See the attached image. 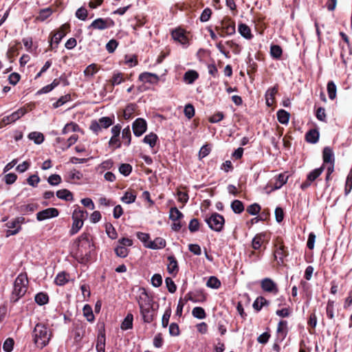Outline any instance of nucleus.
Here are the masks:
<instances>
[{
	"mask_svg": "<svg viewBox=\"0 0 352 352\" xmlns=\"http://www.w3.org/2000/svg\"><path fill=\"white\" fill-rule=\"evenodd\" d=\"M32 336L37 347L42 349L49 343L51 333L44 324L38 323L33 330Z\"/></svg>",
	"mask_w": 352,
	"mask_h": 352,
	"instance_id": "obj_1",
	"label": "nucleus"
},
{
	"mask_svg": "<svg viewBox=\"0 0 352 352\" xmlns=\"http://www.w3.org/2000/svg\"><path fill=\"white\" fill-rule=\"evenodd\" d=\"M28 279L27 274H20L15 279L14 289L10 300L13 302H17L25 295L28 289Z\"/></svg>",
	"mask_w": 352,
	"mask_h": 352,
	"instance_id": "obj_2",
	"label": "nucleus"
},
{
	"mask_svg": "<svg viewBox=\"0 0 352 352\" xmlns=\"http://www.w3.org/2000/svg\"><path fill=\"white\" fill-rule=\"evenodd\" d=\"M94 250L93 243L89 239V234L83 233L78 238L77 254L82 260L87 261Z\"/></svg>",
	"mask_w": 352,
	"mask_h": 352,
	"instance_id": "obj_3",
	"label": "nucleus"
},
{
	"mask_svg": "<svg viewBox=\"0 0 352 352\" xmlns=\"http://www.w3.org/2000/svg\"><path fill=\"white\" fill-rule=\"evenodd\" d=\"M206 222L211 230L220 232L223 228L225 219L222 215L214 212L209 218L206 219Z\"/></svg>",
	"mask_w": 352,
	"mask_h": 352,
	"instance_id": "obj_4",
	"label": "nucleus"
},
{
	"mask_svg": "<svg viewBox=\"0 0 352 352\" xmlns=\"http://www.w3.org/2000/svg\"><path fill=\"white\" fill-rule=\"evenodd\" d=\"M25 219L23 217H18L10 221L6 226L10 228L6 231V237L18 234L21 230V225L25 223Z\"/></svg>",
	"mask_w": 352,
	"mask_h": 352,
	"instance_id": "obj_5",
	"label": "nucleus"
},
{
	"mask_svg": "<svg viewBox=\"0 0 352 352\" xmlns=\"http://www.w3.org/2000/svg\"><path fill=\"white\" fill-rule=\"evenodd\" d=\"M26 113L27 110L25 109L20 108L17 111L11 113L10 115L3 117L0 122V127L14 122L21 117L23 116Z\"/></svg>",
	"mask_w": 352,
	"mask_h": 352,
	"instance_id": "obj_6",
	"label": "nucleus"
},
{
	"mask_svg": "<svg viewBox=\"0 0 352 352\" xmlns=\"http://www.w3.org/2000/svg\"><path fill=\"white\" fill-rule=\"evenodd\" d=\"M324 165H322L321 167L318 168H316L311 171L307 177L306 181L302 183L300 188L302 190L306 189L309 186H311V184L314 182L323 172L324 170Z\"/></svg>",
	"mask_w": 352,
	"mask_h": 352,
	"instance_id": "obj_7",
	"label": "nucleus"
},
{
	"mask_svg": "<svg viewBox=\"0 0 352 352\" xmlns=\"http://www.w3.org/2000/svg\"><path fill=\"white\" fill-rule=\"evenodd\" d=\"M113 21L110 19L98 18L94 20L88 28L103 30L113 25Z\"/></svg>",
	"mask_w": 352,
	"mask_h": 352,
	"instance_id": "obj_8",
	"label": "nucleus"
},
{
	"mask_svg": "<svg viewBox=\"0 0 352 352\" xmlns=\"http://www.w3.org/2000/svg\"><path fill=\"white\" fill-rule=\"evenodd\" d=\"M261 287L265 292L273 294L278 292L277 284L270 278H265L261 280Z\"/></svg>",
	"mask_w": 352,
	"mask_h": 352,
	"instance_id": "obj_9",
	"label": "nucleus"
},
{
	"mask_svg": "<svg viewBox=\"0 0 352 352\" xmlns=\"http://www.w3.org/2000/svg\"><path fill=\"white\" fill-rule=\"evenodd\" d=\"M58 214L59 212L58 209L55 208H48L47 209L38 212L36 214V219L38 221H42L51 218L56 217L58 216Z\"/></svg>",
	"mask_w": 352,
	"mask_h": 352,
	"instance_id": "obj_10",
	"label": "nucleus"
},
{
	"mask_svg": "<svg viewBox=\"0 0 352 352\" xmlns=\"http://www.w3.org/2000/svg\"><path fill=\"white\" fill-rule=\"evenodd\" d=\"M69 29V25L65 23L62 25L58 30L55 32L50 40V45H52V43H55L56 46L60 42L62 38L67 34Z\"/></svg>",
	"mask_w": 352,
	"mask_h": 352,
	"instance_id": "obj_11",
	"label": "nucleus"
},
{
	"mask_svg": "<svg viewBox=\"0 0 352 352\" xmlns=\"http://www.w3.org/2000/svg\"><path fill=\"white\" fill-rule=\"evenodd\" d=\"M132 129L134 135L140 137L146 131V122L143 118H138L133 122Z\"/></svg>",
	"mask_w": 352,
	"mask_h": 352,
	"instance_id": "obj_12",
	"label": "nucleus"
},
{
	"mask_svg": "<svg viewBox=\"0 0 352 352\" xmlns=\"http://www.w3.org/2000/svg\"><path fill=\"white\" fill-rule=\"evenodd\" d=\"M138 305L140 307L153 306V299L150 297L144 289H142L138 297Z\"/></svg>",
	"mask_w": 352,
	"mask_h": 352,
	"instance_id": "obj_13",
	"label": "nucleus"
},
{
	"mask_svg": "<svg viewBox=\"0 0 352 352\" xmlns=\"http://www.w3.org/2000/svg\"><path fill=\"white\" fill-rule=\"evenodd\" d=\"M235 33V25L234 22L231 21H226L222 22L221 27V36H224L226 35H232Z\"/></svg>",
	"mask_w": 352,
	"mask_h": 352,
	"instance_id": "obj_14",
	"label": "nucleus"
},
{
	"mask_svg": "<svg viewBox=\"0 0 352 352\" xmlns=\"http://www.w3.org/2000/svg\"><path fill=\"white\" fill-rule=\"evenodd\" d=\"M140 309L144 322L150 323L153 320V306L140 307Z\"/></svg>",
	"mask_w": 352,
	"mask_h": 352,
	"instance_id": "obj_15",
	"label": "nucleus"
},
{
	"mask_svg": "<svg viewBox=\"0 0 352 352\" xmlns=\"http://www.w3.org/2000/svg\"><path fill=\"white\" fill-rule=\"evenodd\" d=\"M166 242L165 239L162 237H156L153 241H151L146 245V248L152 250L163 249L166 247Z\"/></svg>",
	"mask_w": 352,
	"mask_h": 352,
	"instance_id": "obj_16",
	"label": "nucleus"
},
{
	"mask_svg": "<svg viewBox=\"0 0 352 352\" xmlns=\"http://www.w3.org/2000/svg\"><path fill=\"white\" fill-rule=\"evenodd\" d=\"M159 76L153 73L144 72L140 74L139 80L144 82L157 83L159 81Z\"/></svg>",
	"mask_w": 352,
	"mask_h": 352,
	"instance_id": "obj_17",
	"label": "nucleus"
},
{
	"mask_svg": "<svg viewBox=\"0 0 352 352\" xmlns=\"http://www.w3.org/2000/svg\"><path fill=\"white\" fill-rule=\"evenodd\" d=\"M275 247L276 250L274 251V257L276 260L279 259L281 262H283L284 257L287 255L285 246L283 245L282 242L277 241Z\"/></svg>",
	"mask_w": 352,
	"mask_h": 352,
	"instance_id": "obj_18",
	"label": "nucleus"
},
{
	"mask_svg": "<svg viewBox=\"0 0 352 352\" xmlns=\"http://www.w3.org/2000/svg\"><path fill=\"white\" fill-rule=\"evenodd\" d=\"M322 159L324 164H334V154L331 148L329 146L324 148L322 151Z\"/></svg>",
	"mask_w": 352,
	"mask_h": 352,
	"instance_id": "obj_19",
	"label": "nucleus"
},
{
	"mask_svg": "<svg viewBox=\"0 0 352 352\" xmlns=\"http://www.w3.org/2000/svg\"><path fill=\"white\" fill-rule=\"evenodd\" d=\"M167 264V270L168 273L172 274H176L179 271V267L177 261L174 256H168Z\"/></svg>",
	"mask_w": 352,
	"mask_h": 352,
	"instance_id": "obj_20",
	"label": "nucleus"
},
{
	"mask_svg": "<svg viewBox=\"0 0 352 352\" xmlns=\"http://www.w3.org/2000/svg\"><path fill=\"white\" fill-rule=\"evenodd\" d=\"M172 36L174 40L178 41L182 45H186L188 43V38L182 29H176L173 30L172 32Z\"/></svg>",
	"mask_w": 352,
	"mask_h": 352,
	"instance_id": "obj_21",
	"label": "nucleus"
},
{
	"mask_svg": "<svg viewBox=\"0 0 352 352\" xmlns=\"http://www.w3.org/2000/svg\"><path fill=\"white\" fill-rule=\"evenodd\" d=\"M125 78L124 74L120 72H114L113 73L112 77L109 79V82L111 84V87L118 85L122 82H124Z\"/></svg>",
	"mask_w": 352,
	"mask_h": 352,
	"instance_id": "obj_22",
	"label": "nucleus"
},
{
	"mask_svg": "<svg viewBox=\"0 0 352 352\" xmlns=\"http://www.w3.org/2000/svg\"><path fill=\"white\" fill-rule=\"evenodd\" d=\"M199 78V74L195 70H188L184 75V80L187 84H192Z\"/></svg>",
	"mask_w": 352,
	"mask_h": 352,
	"instance_id": "obj_23",
	"label": "nucleus"
},
{
	"mask_svg": "<svg viewBox=\"0 0 352 352\" xmlns=\"http://www.w3.org/2000/svg\"><path fill=\"white\" fill-rule=\"evenodd\" d=\"M53 13V10L51 8L48 7L42 9L39 11L38 14L36 16L35 20L37 21H44L49 18Z\"/></svg>",
	"mask_w": 352,
	"mask_h": 352,
	"instance_id": "obj_24",
	"label": "nucleus"
},
{
	"mask_svg": "<svg viewBox=\"0 0 352 352\" xmlns=\"http://www.w3.org/2000/svg\"><path fill=\"white\" fill-rule=\"evenodd\" d=\"M137 194L134 190H129L125 192L121 200L125 204H130L135 202Z\"/></svg>",
	"mask_w": 352,
	"mask_h": 352,
	"instance_id": "obj_25",
	"label": "nucleus"
},
{
	"mask_svg": "<svg viewBox=\"0 0 352 352\" xmlns=\"http://www.w3.org/2000/svg\"><path fill=\"white\" fill-rule=\"evenodd\" d=\"M105 334L104 333H100L98 335L96 350L98 352H105Z\"/></svg>",
	"mask_w": 352,
	"mask_h": 352,
	"instance_id": "obj_26",
	"label": "nucleus"
},
{
	"mask_svg": "<svg viewBox=\"0 0 352 352\" xmlns=\"http://www.w3.org/2000/svg\"><path fill=\"white\" fill-rule=\"evenodd\" d=\"M270 302L263 296H258L253 302V307L257 311H260L263 306L269 305Z\"/></svg>",
	"mask_w": 352,
	"mask_h": 352,
	"instance_id": "obj_27",
	"label": "nucleus"
},
{
	"mask_svg": "<svg viewBox=\"0 0 352 352\" xmlns=\"http://www.w3.org/2000/svg\"><path fill=\"white\" fill-rule=\"evenodd\" d=\"M305 138L308 142L315 144L318 140L319 133L316 129H311L306 133Z\"/></svg>",
	"mask_w": 352,
	"mask_h": 352,
	"instance_id": "obj_28",
	"label": "nucleus"
},
{
	"mask_svg": "<svg viewBox=\"0 0 352 352\" xmlns=\"http://www.w3.org/2000/svg\"><path fill=\"white\" fill-rule=\"evenodd\" d=\"M239 32L246 39H250L252 37L250 28L244 23H241L239 25Z\"/></svg>",
	"mask_w": 352,
	"mask_h": 352,
	"instance_id": "obj_29",
	"label": "nucleus"
},
{
	"mask_svg": "<svg viewBox=\"0 0 352 352\" xmlns=\"http://www.w3.org/2000/svg\"><path fill=\"white\" fill-rule=\"evenodd\" d=\"M133 316L131 314H128L121 324L122 330H129L133 327Z\"/></svg>",
	"mask_w": 352,
	"mask_h": 352,
	"instance_id": "obj_30",
	"label": "nucleus"
},
{
	"mask_svg": "<svg viewBox=\"0 0 352 352\" xmlns=\"http://www.w3.org/2000/svg\"><path fill=\"white\" fill-rule=\"evenodd\" d=\"M87 214L86 211L81 210L80 207L77 206L73 212L72 219H76L78 221L81 220L84 222V219H85Z\"/></svg>",
	"mask_w": 352,
	"mask_h": 352,
	"instance_id": "obj_31",
	"label": "nucleus"
},
{
	"mask_svg": "<svg viewBox=\"0 0 352 352\" xmlns=\"http://www.w3.org/2000/svg\"><path fill=\"white\" fill-rule=\"evenodd\" d=\"M56 196L60 199L65 201H72L73 200V195L72 193L67 190V189H62L59 190L56 192Z\"/></svg>",
	"mask_w": 352,
	"mask_h": 352,
	"instance_id": "obj_32",
	"label": "nucleus"
},
{
	"mask_svg": "<svg viewBox=\"0 0 352 352\" xmlns=\"http://www.w3.org/2000/svg\"><path fill=\"white\" fill-rule=\"evenodd\" d=\"M157 138V135L155 133H150L144 138L143 142L148 144L151 148H153L156 144Z\"/></svg>",
	"mask_w": 352,
	"mask_h": 352,
	"instance_id": "obj_33",
	"label": "nucleus"
},
{
	"mask_svg": "<svg viewBox=\"0 0 352 352\" xmlns=\"http://www.w3.org/2000/svg\"><path fill=\"white\" fill-rule=\"evenodd\" d=\"M277 118L281 124H287L289 120V113L283 109H280L277 112Z\"/></svg>",
	"mask_w": 352,
	"mask_h": 352,
	"instance_id": "obj_34",
	"label": "nucleus"
},
{
	"mask_svg": "<svg viewBox=\"0 0 352 352\" xmlns=\"http://www.w3.org/2000/svg\"><path fill=\"white\" fill-rule=\"evenodd\" d=\"M265 234L263 233L256 234L252 240V248L258 250L264 241Z\"/></svg>",
	"mask_w": 352,
	"mask_h": 352,
	"instance_id": "obj_35",
	"label": "nucleus"
},
{
	"mask_svg": "<svg viewBox=\"0 0 352 352\" xmlns=\"http://www.w3.org/2000/svg\"><path fill=\"white\" fill-rule=\"evenodd\" d=\"M136 105L135 104H129L123 111V117L125 120H129L132 118L133 114L135 111Z\"/></svg>",
	"mask_w": 352,
	"mask_h": 352,
	"instance_id": "obj_36",
	"label": "nucleus"
},
{
	"mask_svg": "<svg viewBox=\"0 0 352 352\" xmlns=\"http://www.w3.org/2000/svg\"><path fill=\"white\" fill-rule=\"evenodd\" d=\"M68 276L65 272L58 273L55 278L54 282L57 285L63 286L68 282Z\"/></svg>",
	"mask_w": 352,
	"mask_h": 352,
	"instance_id": "obj_37",
	"label": "nucleus"
},
{
	"mask_svg": "<svg viewBox=\"0 0 352 352\" xmlns=\"http://www.w3.org/2000/svg\"><path fill=\"white\" fill-rule=\"evenodd\" d=\"M98 71L97 65L93 63L86 67L84 71V74L87 78H91L96 74Z\"/></svg>",
	"mask_w": 352,
	"mask_h": 352,
	"instance_id": "obj_38",
	"label": "nucleus"
},
{
	"mask_svg": "<svg viewBox=\"0 0 352 352\" xmlns=\"http://www.w3.org/2000/svg\"><path fill=\"white\" fill-rule=\"evenodd\" d=\"M83 315L89 322H93L95 319L92 308L89 305H85L82 309Z\"/></svg>",
	"mask_w": 352,
	"mask_h": 352,
	"instance_id": "obj_39",
	"label": "nucleus"
},
{
	"mask_svg": "<svg viewBox=\"0 0 352 352\" xmlns=\"http://www.w3.org/2000/svg\"><path fill=\"white\" fill-rule=\"evenodd\" d=\"M231 208L234 213L240 214L244 210V206L242 201L236 199L232 202Z\"/></svg>",
	"mask_w": 352,
	"mask_h": 352,
	"instance_id": "obj_40",
	"label": "nucleus"
},
{
	"mask_svg": "<svg viewBox=\"0 0 352 352\" xmlns=\"http://www.w3.org/2000/svg\"><path fill=\"white\" fill-rule=\"evenodd\" d=\"M183 216V214L177 209V208L173 207L170 209L169 218L171 220L177 221L182 218Z\"/></svg>",
	"mask_w": 352,
	"mask_h": 352,
	"instance_id": "obj_41",
	"label": "nucleus"
},
{
	"mask_svg": "<svg viewBox=\"0 0 352 352\" xmlns=\"http://www.w3.org/2000/svg\"><path fill=\"white\" fill-rule=\"evenodd\" d=\"M287 175L284 173L279 174L274 184L275 188L278 189L281 188L285 184L287 183Z\"/></svg>",
	"mask_w": 352,
	"mask_h": 352,
	"instance_id": "obj_42",
	"label": "nucleus"
},
{
	"mask_svg": "<svg viewBox=\"0 0 352 352\" xmlns=\"http://www.w3.org/2000/svg\"><path fill=\"white\" fill-rule=\"evenodd\" d=\"M48 296L43 292H40L35 296V301L39 305H44L48 302Z\"/></svg>",
	"mask_w": 352,
	"mask_h": 352,
	"instance_id": "obj_43",
	"label": "nucleus"
},
{
	"mask_svg": "<svg viewBox=\"0 0 352 352\" xmlns=\"http://www.w3.org/2000/svg\"><path fill=\"white\" fill-rule=\"evenodd\" d=\"M282 48L277 45H272L270 47V54L274 58H280L282 56Z\"/></svg>",
	"mask_w": 352,
	"mask_h": 352,
	"instance_id": "obj_44",
	"label": "nucleus"
},
{
	"mask_svg": "<svg viewBox=\"0 0 352 352\" xmlns=\"http://www.w3.org/2000/svg\"><path fill=\"white\" fill-rule=\"evenodd\" d=\"M28 138L30 140H34V142L37 144L42 143L44 140L43 135L39 132H32L28 135Z\"/></svg>",
	"mask_w": 352,
	"mask_h": 352,
	"instance_id": "obj_45",
	"label": "nucleus"
},
{
	"mask_svg": "<svg viewBox=\"0 0 352 352\" xmlns=\"http://www.w3.org/2000/svg\"><path fill=\"white\" fill-rule=\"evenodd\" d=\"M83 221L80 220H76V219H73V223H72V228L69 231V233L71 235H74L75 234H76L80 230V228L82 227L83 226Z\"/></svg>",
	"mask_w": 352,
	"mask_h": 352,
	"instance_id": "obj_46",
	"label": "nucleus"
},
{
	"mask_svg": "<svg viewBox=\"0 0 352 352\" xmlns=\"http://www.w3.org/2000/svg\"><path fill=\"white\" fill-rule=\"evenodd\" d=\"M327 91L331 100H333L336 97V86L333 81H329L327 83Z\"/></svg>",
	"mask_w": 352,
	"mask_h": 352,
	"instance_id": "obj_47",
	"label": "nucleus"
},
{
	"mask_svg": "<svg viewBox=\"0 0 352 352\" xmlns=\"http://www.w3.org/2000/svg\"><path fill=\"white\" fill-rule=\"evenodd\" d=\"M192 314L195 318L198 319H204L206 318V314L204 309L200 307H196L193 308Z\"/></svg>",
	"mask_w": 352,
	"mask_h": 352,
	"instance_id": "obj_48",
	"label": "nucleus"
},
{
	"mask_svg": "<svg viewBox=\"0 0 352 352\" xmlns=\"http://www.w3.org/2000/svg\"><path fill=\"white\" fill-rule=\"evenodd\" d=\"M327 317L332 320L334 318V301L329 300L326 307Z\"/></svg>",
	"mask_w": 352,
	"mask_h": 352,
	"instance_id": "obj_49",
	"label": "nucleus"
},
{
	"mask_svg": "<svg viewBox=\"0 0 352 352\" xmlns=\"http://www.w3.org/2000/svg\"><path fill=\"white\" fill-rule=\"evenodd\" d=\"M208 287L218 289L221 286L220 280L215 276H210L206 283Z\"/></svg>",
	"mask_w": 352,
	"mask_h": 352,
	"instance_id": "obj_50",
	"label": "nucleus"
},
{
	"mask_svg": "<svg viewBox=\"0 0 352 352\" xmlns=\"http://www.w3.org/2000/svg\"><path fill=\"white\" fill-rule=\"evenodd\" d=\"M78 125L74 122L67 123L64 128L63 129L62 133L63 134H67L70 132L76 131L78 130Z\"/></svg>",
	"mask_w": 352,
	"mask_h": 352,
	"instance_id": "obj_51",
	"label": "nucleus"
},
{
	"mask_svg": "<svg viewBox=\"0 0 352 352\" xmlns=\"http://www.w3.org/2000/svg\"><path fill=\"white\" fill-rule=\"evenodd\" d=\"M115 253L119 257L125 258L129 254V250L119 245L115 248Z\"/></svg>",
	"mask_w": 352,
	"mask_h": 352,
	"instance_id": "obj_52",
	"label": "nucleus"
},
{
	"mask_svg": "<svg viewBox=\"0 0 352 352\" xmlns=\"http://www.w3.org/2000/svg\"><path fill=\"white\" fill-rule=\"evenodd\" d=\"M132 171V166L129 164H122L119 166V172L124 176H128Z\"/></svg>",
	"mask_w": 352,
	"mask_h": 352,
	"instance_id": "obj_53",
	"label": "nucleus"
},
{
	"mask_svg": "<svg viewBox=\"0 0 352 352\" xmlns=\"http://www.w3.org/2000/svg\"><path fill=\"white\" fill-rule=\"evenodd\" d=\"M226 44L232 50L233 53L235 54H239L241 51L240 45L232 40L227 41Z\"/></svg>",
	"mask_w": 352,
	"mask_h": 352,
	"instance_id": "obj_54",
	"label": "nucleus"
},
{
	"mask_svg": "<svg viewBox=\"0 0 352 352\" xmlns=\"http://www.w3.org/2000/svg\"><path fill=\"white\" fill-rule=\"evenodd\" d=\"M122 138L124 140H126L124 144L126 146H129L131 143V130L129 126L124 128L122 130Z\"/></svg>",
	"mask_w": 352,
	"mask_h": 352,
	"instance_id": "obj_55",
	"label": "nucleus"
},
{
	"mask_svg": "<svg viewBox=\"0 0 352 352\" xmlns=\"http://www.w3.org/2000/svg\"><path fill=\"white\" fill-rule=\"evenodd\" d=\"M352 190V170L349 172L345 184L344 194L347 195Z\"/></svg>",
	"mask_w": 352,
	"mask_h": 352,
	"instance_id": "obj_56",
	"label": "nucleus"
},
{
	"mask_svg": "<svg viewBox=\"0 0 352 352\" xmlns=\"http://www.w3.org/2000/svg\"><path fill=\"white\" fill-rule=\"evenodd\" d=\"M88 16V12L84 7H80L76 12V16L82 21H85Z\"/></svg>",
	"mask_w": 352,
	"mask_h": 352,
	"instance_id": "obj_57",
	"label": "nucleus"
},
{
	"mask_svg": "<svg viewBox=\"0 0 352 352\" xmlns=\"http://www.w3.org/2000/svg\"><path fill=\"white\" fill-rule=\"evenodd\" d=\"M38 205L36 204H29L23 205L20 208V210L23 212H32L37 210Z\"/></svg>",
	"mask_w": 352,
	"mask_h": 352,
	"instance_id": "obj_58",
	"label": "nucleus"
},
{
	"mask_svg": "<svg viewBox=\"0 0 352 352\" xmlns=\"http://www.w3.org/2000/svg\"><path fill=\"white\" fill-rule=\"evenodd\" d=\"M170 315H171V309L170 308H168L164 311L163 316H162V325L164 328L167 327V326L168 324L169 319L170 318Z\"/></svg>",
	"mask_w": 352,
	"mask_h": 352,
	"instance_id": "obj_59",
	"label": "nucleus"
},
{
	"mask_svg": "<svg viewBox=\"0 0 352 352\" xmlns=\"http://www.w3.org/2000/svg\"><path fill=\"white\" fill-rule=\"evenodd\" d=\"M184 112L185 116L187 118L190 119L195 115V108L192 104H188L185 106Z\"/></svg>",
	"mask_w": 352,
	"mask_h": 352,
	"instance_id": "obj_60",
	"label": "nucleus"
},
{
	"mask_svg": "<svg viewBox=\"0 0 352 352\" xmlns=\"http://www.w3.org/2000/svg\"><path fill=\"white\" fill-rule=\"evenodd\" d=\"M136 235H137L138 239L144 243L145 247H146V244H148L149 242H151L150 235L147 233L138 232H137Z\"/></svg>",
	"mask_w": 352,
	"mask_h": 352,
	"instance_id": "obj_61",
	"label": "nucleus"
},
{
	"mask_svg": "<svg viewBox=\"0 0 352 352\" xmlns=\"http://www.w3.org/2000/svg\"><path fill=\"white\" fill-rule=\"evenodd\" d=\"M49 184L52 186H56L61 182V177L59 175L53 174L47 179Z\"/></svg>",
	"mask_w": 352,
	"mask_h": 352,
	"instance_id": "obj_62",
	"label": "nucleus"
},
{
	"mask_svg": "<svg viewBox=\"0 0 352 352\" xmlns=\"http://www.w3.org/2000/svg\"><path fill=\"white\" fill-rule=\"evenodd\" d=\"M261 210V206L258 204H253L247 208V212L252 215L257 214Z\"/></svg>",
	"mask_w": 352,
	"mask_h": 352,
	"instance_id": "obj_63",
	"label": "nucleus"
},
{
	"mask_svg": "<svg viewBox=\"0 0 352 352\" xmlns=\"http://www.w3.org/2000/svg\"><path fill=\"white\" fill-rule=\"evenodd\" d=\"M14 346V340L12 338H8L3 344V349L6 352H11Z\"/></svg>",
	"mask_w": 352,
	"mask_h": 352,
	"instance_id": "obj_64",
	"label": "nucleus"
}]
</instances>
